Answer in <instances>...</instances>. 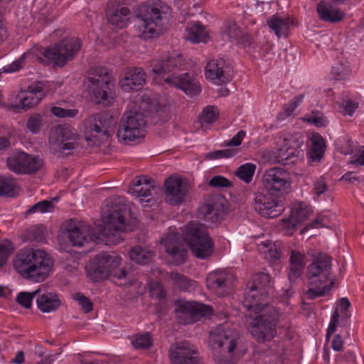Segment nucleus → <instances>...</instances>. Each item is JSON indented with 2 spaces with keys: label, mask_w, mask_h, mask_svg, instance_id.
I'll return each instance as SVG.
<instances>
[{
  "label": "nucleus",
  "mask_w": 364,
  "mask_h": 364,
  "mask_svg": "<svg viewBox=\"0 0 364 364\" xmlns=\"http://www.w3.org/2000/svg\"><path fill=\"white\" fill-rule=\"evenodd\" d=\"M16 182L14 178L0 176V196H14Z\"/></svg>",
  "instance_id": "43"
},
{
  "label": "nucleus",
  "mask_w": 364,
  "mask_h": 364,
  "mask_svg": "<svg viewBox=\"0 0 364 364\" xmlns=\"http://www.w3.org/2000/svg\"><path fill=\"white\" fill-rule=\"evenodd\" d=\"M274 195L259 193L255 197V210L262 216L276 218L284 211L281 201L273 197Z\"/></svg>",
  "instance_id": "25"
},
{
  "label": "nucleus",
  "mask_w": 364,
  "mask_h": 364,
  "mask_svg": "<svg viewBox=\"0 0 364 364\" xmlns=\"http://www.w3.org/2000/svg\"><path fill=\"white\" fill-rule=\"evenodd\" d=\"M146 121L143 113L128 112L121 119L117 132L119 140L124 144L136 141L146 135Z\"/></svg>",
  "instance_id": "10"
},
{
  "label": "nucleus",
  "mask_w": 364,
  "mask_h": 364,
  "mask_svg": "<svg viewBox=\"0 0 364 364\" xmlns=\"http://www.w3.org/2000/svg\"><path fill=\"white\" fill-rule=\"evenodd\" d=\"M149 289L151 296L156 297L159 299H164L166 298V291L160 283L150 284Z\"/></svg>",
  "instance_id": "59"
},
{
  "label": "nucleus",
  "mask_w": 364,
  "mask_h": 364,
  "mask_svg": "<svg viewBox=\"0 0 364 364\" xmlns=\"http://www.w3.org/2000/svg\"><path fill=\"white\" fill-rule=\"evenodd\" d=\"M9 169L17 174H33L43 166L41 160L23 151L13 153L6 160Z\"/></svg>",
  "instance_id": "19"
},
{
  "label": "nucleus",
  "mask_w": 364,
  "mask_h": 364,
  "mask_svg": "<svg viewBox=\"0 0 364 364\" xmlns=\"http://www.w3.org/2000/svg\"><path fill=\"white\" fill-rule=\"evenodd\" d=\"M111 123L110 119L105 114H95L87 117L83 122L86 141L95 146L107 141Z\"/></svg>",
  "instance_id": "14"
},
{
  "label": "nucleus",
  "mask_w": 364,
  "mask_h": 364,
  "mask_svg": "<svg viewBox=\"0 0 364 364\" xmlns=\"http://www.w3.org/2000/svg\"><path fill=\"white\" fill-rule=\"evenodd\" d=\"M262 184L270 195L279 196L290 191L291 178L290 173L284 168H269L263 173Z\"/></svg>",
  "instance_id": "15"
},
{
  "label": "nucleus",
  "mask_w": 364,
  "mask_h": 364,
  "mask_svg": "<svg viewBox=\"0 0 364 364\" xmlns=\"http://www.w3.org/2000/svg\"><path fill=\"white\" fill-rule=\"evenodd\" d=\"M28 236L31 240L41 242L45 240V227L36 225L28 230Z\"/></svg>",
  "instance_id": "57"
},
{
  "label": "nucleus",
  "mask_w": 364,
  "mask_h": 364,
  "mask_svg": "<svg viewBox=\"0 0 364 364\" xmlns=\"http://www.w3.org/2000/svg\"><path fill=\"white\" fill-rule=\"evenodd\" d=\"M222 33L224 38L232 41L238 38L240 31L235 23H228L225 26Z\"/></svg>",
  "instance_id": "52"
},
{
  "label": "nucleus",
  "mask_w": 364,
  "mask_h": 364,
  "mask_svg": "<svg viewBox=\"0 0 364 364\" xmlns=\"http://www.w3.org/2000/svg\"><path fill=\"white\" fill-rule=\"evenodd\" d=\"M132 344L136 350L148 349L152 345L150 333L136 335L132 341Z\"/></svg>",
  "instance_id": "45"
},
{
  "label": "nucleus",
  "mask_w": 364,
  "mask_h": 364,
  "mask_svg": "<svg viewBox=\"0 0 364 364\" xmlns=\"http://www.w3.org/2000/svg\"><path fill=\"white\" fill-rule=\"evenodd\" d=\"M304 120L317 127H325L328 125L326 117L318 111H313L311 114L305 116Z\"/></svg>",
  "instance_id": "48"
},
{
  "label": "nucleus",
  "mask_w": 364,
  "mask_h": 364,
  "mask_svg": "<svg viewBox=\"0 0 364 364\" xmlns=\"http://www.w3.org/2000/svg\"><path fill=\"white\" fill-rule=\"evenodd\" d=\"M176 316L181 324H190L213 312L211 306L193 301H180L175 309Z\"/></svg>",
  "instance_id": "18"
},
{
  "label": "nucleus",
  "mask_w": 364,
  "mask_h": 364,
  "mask_svg": "<svg viewBox=\"0 0 364 364\" xmlns=\"http://www.w3.org/2000/svg\"><path fill=\"white\" fill-rule=\"evenodd\" d=\"M131 16L130 9L122 4H109L106 18L112 26L123 28L128 26Z\"/></svg>",
  "instance_id": "28"
},
{
  "label": "nucleus",
  "mask_w": 364,
  "mask_h": 364,
  "mask_svg": "<svg viewBox=\"0 0 364 364\" xmlns=\"http://www.w3.org/2000/svg\"><path fill=\"white\" fill-rule=\"evenodd\" d=\"M277 144L280 147L277 152V162L287 165L294 164L300 154L299 149L303 144L301 134H281L278 137Z\"/></svg>",
  "instance_id": "16"
},
{
  "label": "nucleus",
  "mask_w": 364,
  "mask_h": 364,
  "mask_svg": "<svg viewBox=\"0 0 364 364\" xmlns=\"http://www.w3.org/2000/svg\"><path fill=\"white\" fill-rule=\"evenodd\" d=\"M82 46L81 41L75 37L65 38L53 46L48 47L43 52L54 65L63 67L77 55Z\"/></svg>",
  "instance_id": "13"
},
{
  "label": "nucleus",
  "mask_w": 364,
  "mask_h": 364,
  "mask_svg": "<svg viewBox=\"0 0 364 364\" xmlns=\"http://www.w3.org/2000/svg\"><path fill=\"white\" fill-rule=\"evenodd\" d=\"M88 88L98 102H103L108 98V90L112 84V76L105 67L95 66L89 72Z\"/></svg>",
  "instance_id": "17"
},
{
  "label": "nucleus",
  "mask_w": 364,
  "mask_h": 364,
  "mask_svg": "<svg viewBox=\"0 0 364 364\" xmlns=\"http://www.w3.org/2000/svg\"><path fill=\"white\" fill-rule=\"evenodd\" d=\"M49 144L53 153L68 155L80 146V138L75 129L59 125L51 129Z\"/></svg>",
  "instance_id": "11"
},
{
  "label": "nucleus",
  "mask_w": 364,
  "mask_h": 364,
  "mask_svg": "<svg viewBox=\"0 0 364 364\" xmlns=\"http://www.w3.org/2000/svg\"><path fill=\"white\" fill-rule=\"evenodd\" d=\"M306 255L298 251L291 250L290 252V268L288 273V278L290 282H295L301 277L306 266Z\"/></svg>",
  "instance_id": "33"
},
{
  "label": "nucleus",
  "mask_w": 364,
  "mask_h": 364,
  "mask_svg": "<svg viewBox=\"0 0 364 364\" xmlns=\"http://www.w3.org/2000/svg\"><path fill=\"white\" fill-rule=\"evenodd\" d=\"M50 112L54 116L61 118H73L78 112L76 109H64L57 106L53 107Z\"/></svg>",
  "instance_id": "53"
},
{
  "label": "nucleus",
  "mask_w": 364,
  "mask_h": 364,
  "mask_svg": "<svg viewBox=\"0 0 364 364\" xmlns=\"http://www.w3.org/2000/svg\"><path fill=\"white\" fill-rule=\"evenodd\" d=\"M316 11L319 18L325 21L336 23L344 17L343 13L339 9L324 1L318 4Z\"/></svg>",
  "instance_id": "34"
},
{
  "label": "nucleus",
  "mask_w": 364,
  "mask_h": 364,
  "mask_svg": "<svg viewBox=\"0 0 364 364\" xmlns=\"http://www.w3.org/2000/svg\"><path fill=\"white\" fill-rule=\"evenodd\" d=\"M132 183V186L129 188V193L146 201L149 200V197L151 196L152 192L157 188L154 184V181L146 176L136 177L133 180Z\"/></svg>",
  "instance_id": "31"
},
{
  "label": "nucleus",
  "mask_w": 364,
  "mask_h": 364,
  "mask_svg": "<svg viewBox=\"0 0 364 364\" xmlns=\"http://www.w3.org/2000/svg\"><path fill=\"white\" fill-rule=\"evenodd\" d=\"M169 277L176 287L183 291H188L192 287L191 281L178 272H171Z\"/></svg>",
  "instance_id": "46"
},
{
  "label": "nucleus",
  "mask_w": 364,
  "mask_h": 364,
  "mask_svg": "<svg viewBox=\"0 0 364 364\" xmlns=\"http://www.w3.org/2000/svg\"><path fill=\"white\" fill-rule=\"evenodd\" d=\"M340 180L347 181L350 183H360L363 181L360 177L358 176L354 172L352 171L346 173L342 176Z\"/></svg>",
  "instance_id": "64"
},
{
  "label": "nucleus",
  "mask_w": 364,
  "mask_h": 364,
  "mask_svg": "<svg viewBox=\"0 0 364 364\" xmlns=\"http://www.w3.org/2000/svg\"><path fill=\"white\" fill-rule=\"evenodd\" d=\"M53 209V205L50 201L42 200L33 205L30 209L28 210V214H33L36 213H47L50 212Z\"/></svg>",
  "instance_id": "50"
},
{
  "label": "nucleus",
  "mask_w": 364,
  "mask_h": 364,
  "mask_svg": "<svg viewBox=\"0 0 364 364\" xmlns=\"http://www.w3.org/2000/svg\"><path fill=\"white\" fill-rule=\"evenodd\" d=\"M230 68L223 58L208 61L205 69V77L218 85L225 84L230 80Z\"/></svg>",
  "instance_id": "24"
},
{
  "label": "nucleus",
  "mask_w": 364,
  "mask_h": 364,
  "mask_svg": "<svg viewBox=\"0 0 364 364\" xmlns=\"http://www.w3.org/2000/svg\"><path fill=\"white\" fill-rule=\"evenodd\" d=\"M185 38L193 43H205L208 38V33L201 23L193 22L186 26Z\"/></svg>",
  "instance_id": "36"
},
{
  "label": "nucleus",
  "mask_w": 364,
  "mask_h": 364,
  "mask_svg": "<svg viewBox=\"0 0 364 364\" xmlns=\"http://www.w3.org/2000/svg\"><path fill=\"white\" fill-rule=\"evenodd\" d=\"M196 346L187 341L173 345L169 349L172 364H202Z\"/></svg>",
  "instance_id": "20"
},
{
  "label": "nucleus",
  "mask_w": 364,
  "mask_h": 364,
  "mask_svg": "<svg viewBox=\"0 0 364 364\" xmlns=\"http://www.w3.org/2000/svg\"><path fill=\"white\" fill-rule=\"evenodd\" d=\"M331 275V257L325 253L314 255L307 268V277L311 286L306 293L307 298L315 299L328 292L334 285Z\"/></svg>",
  "instance_id": "7"
},
{
  "label": "nucleus",
  "mask_w": 364,
  "mask_h": 364,
  "mask_svg": "<svg viewBox=\"0 0 364 364\" xmlns=\"http://www.w3.org/2000/svg\"><path fill=\"white\" fill-rule=\"evenodd\" d=\"M146 73L141 68L128 69L119 80V85L125 91L137 90L145 83Z\"/></svg>",
  "instance_id": "32"
},
{
  "label": "nucleus",
  "mask_w": 364,
  "mask_h": 364,
  "mask_svg": "<svg viewBox=\"0 0 364 364\" xmlns=\"http://www.w3.org/2000/svg\"><path fill=\"white\" fill-rule=\"evenodd\" d=\"M70 243L75 247H82L90 236V228L82 223L70 220L66 225Z\"/></svg>",
  "instance_id": "27"
},
{
  "label": "nucleus",
  "mask_w": 364,
  "mask_h": 364,
  "mask_svg": "<svg viewBox=\"0 0 364 364\" xmlns=\"http://www.w3.org/2000/svg\"><path fill=\"white\" fill-rule=\"evenodd\" d=\"M42 121L41 114L31 115L27 121L28 129L33 134L38 132L42 125Z\"/></svg>",
  "instance_id": "55"
},
{
  "label": "nucleus",
  "mask_w": 364,
  "mask_h": 364,
  "mask_svg": "<svg viewBox=\"0 0 364 364\" xmlns=\"http://www.w3.org/2000/svg\"><path fill=\"white\" fill-rule=\"evenodd\" d=\"M37 295H34V291L31 293L21 291L17 294L16 301L26 309L31 308L33 298L36 299Z\"/></svg>",
  "instance_id": "51"
},
{
  "label": "nucleus",
  "mask_w": 364,
  "mask_h": 364,
  "mask_svg": "<svg viewBox=\"0 0 364 364\" xmlns=\"http://www.w3.org/2000/svg\"><path fill=\"white\" fill-rule=\"evenodd\" d=\"M14 250V248L10 241L3 240L0 242V268L6 263Z\"/></svg>",
  "instance_id": "47"
},
{
  "label": "nucleus",
  "mask_w": 364,
  "mask_h": 364,
  "mask_svg": "<svg viewBox=\"0 0 364 364\" xmlns=\"http://www.w3.org/2000/svg\"><path fill=\"white\" fill-rule=\"evenodd\" d=\"M208 185L213 188H228L232 183L223 176H215L209 181Z\"/></svg>",
  "instance_id": "58"
},
{
  "label": "nucleus",
  "mask_w": 364,
  "mask_h": 364,
  "mask_svg": "<svg viewBox=\"0 0 364 364\" xmlns=\"http://www.w3.org/2000/svg\"><path fill=\"white\" fill-rule=\"evenodd\" d=\"M14 268L23 279L42 282L53 268V260L42 250H24L18 253L13 262Z\"/></svg>",
  "instance_id": "5"
},
{
  "label": "nucleus",
  "mask_w": 364,
  "mask_h": 364,
  "mask_svg": "<svg viewBox=\"0 0 364 364\" xmlns=\"http://www.w3.org/2000/svg\"><path fill=\"white\" fill-rule=\"evenodd\" d=\"M177 235H167L161 240L166 252L171 255L173 262L178 265L185 262L187 251L179 244Z\"/></svg>",
  "instance_id": "30"
},
{
  "label": "nucleus",
  "mask_w": 364,
  "mask_h": 364,
  "mask_svg": "<svg viewBox=\"0 0 364 364\" xmlns=\"http://www.w3.org/2000/svg\"><path fill=\"white\" fill-rule=\"evenodd\" d=\"M34 295H37V307L43 313L55 311L62 305L59 295L55 292L46 291L38 289L34 291Z\"/></svg>",
  "instance_id": "29"
},
{
  "label": "nucleus",
  "mask_w": 364,
  "mask_h": 364,
  "mask_svg": "<svg viewBox=\"0 0 364 364\" xmlns=\"http://www.w3.org/2000/svg\"><path fill=\"white\" fill-rule=\"evenodd\" d=\"M339 322V314L338 310H335L331 315V321L327 329L326 338H328L336 330V326Z\"/></svg>",
  "instance_id": "61"
},
{
  "label": "nucleus",
  "mask_w": 364,
  "mask_h": 364,
  "mask_svg": "<svg viewBox=\"0 0 364 364\" xmlns=\"http://www.w3.org/2000/svg\"><path fill=\"white\" fill-rule=\"evenodd\" d=\"M350 73L349 63L344 59L340 60L332 66L331 73L335 80H343Z\"/></svg>",
  "instance_id": "41"
},
{
  "label": "nucleus",
  "mask_w": 364,
  "mask_h": 364,
  "mask_svg": "<svg viewBox=\"0 0 364 364\" xmlns=\"http://www.w3.org/2000/svg\"><path fill=\"white\" fill-rule=\"evenodd\" d=\"M232 275L225 270H215L208 274L206 278L208 289L217 296L227 294L231 289Z\"/></svg>",
  "instance_id": "22"
},
{
  "label": "nucleus",
  "mask_w": 364,
  "mask_h": 364,
  "mask_svg": "<svg viewBox=\"0 0 364 364\" xmlns=\"http://www.w3.org/2000/svg\"><path fill=\"white\" fill-rule=\"evenodd\" d=\"M48 85L43 82H36L28 86L27 90L22 92L16 107L27 109L36 106L46 96Z\"/></svg>",
  "instance_id": "21"
},
{
  "label": "nucleus",
  "mask_w": 364,
  "mask_h": 364,
  "mask_svg": "<svg viewBox=\"0 0 364 364\" xmlns=\"http://www.w3.org/2000/svg\"><path fill=\"white\" fill-rule=\"evenodd\" d=\"M271 289L268 273L255 274L252 277V286L245 294L243 300V305L247 310L258 314L250 324V331L257 341L262 343L271 341L276 336L278 314L274 307L267 302Z\"/></svg>",
  "instance_id": "1"
},
{
  "label": "nucleus",
  "mask_w": 364,
  "mask_h": 364,
  "mask_svg": "<svg viewBox=\"0 0 364 364\" xmlns=\"http://www.w3.org/2000/svg\"><path fill=\"white\" fill-rule=\"evenodd\" d=\"M105 203L109 209L103 218L102 235L107 243L117 245L124 240L123 233L133 230L131 210L122 197L110 198Z\"/></svg>",
  "instance_id": "3"
},
{
  "label": "nucleus",
  "mask_w": 364,
  "mask_h": 364,
  "mask_svg": "<svg viewBox=\"0 0 364 364\" xmlns=\"http://www.w3.org/2000/svg\"><path fill=\"white\" fill-rule=\"evenodd\" d=\"M297 225V223L294 220L291 215H290L289 218H284L279 222V227L284 233L291 235L296 230Z\"/></svg>",
  "instance_id": "56"
},
{
  "label": "nucleus",
  "mask_w": 364,
  "mask_h": 364,
  "mask_svg": "<svg viewBox=\"0 0 364 364\" xmlns=\"http://www.w3.org/2000/svg\"><path fill=\"white\" fill-rule=\"evenodd\" d=\"M155 80H164L170 86L176 87L187 95L194 96L200 92V86L195 76L188 73L178 74L185 66L182 55L172 53L161 59L152 60L150 63Z\"/></svg>",
  "instance_id": "2"
},
{
  "label": "nucleus",
  "mask_w": 364,
  "mask_h": 364,
  "mask_svg": "<svg viewBox=\"0 0 364 364\" xmlns=\"http://www.w3.org/2000/svg\"><path fill=\"white\" fill-rule=\"evenodd\" d=\"M240 336L229 324L218 325L209 332L208 343L218 364H236L243 355L239 348Z\"/></svg>",
  "instance_id": "4"
},
{
  "label": "nucleus",
  "mask_w": 364,
  "mask_h": 364,
  "mask_svg": "<svg viewBox=\"0 0 364 364\" xmlns=\"http://www.w3.org/2000/svg\"><path fill=\"white\" fill-rule=\"evenodd\" d=\"M246 136V132L244 130L239 131L231 139L225 141L226 146H238L241 144L242 141Z\"/></svg>",
  "instance_id": "63"
},
{
  "label": "nucleus",
  "mask_w": 364,
  "mask_h": 364,
  "mask_svg": "<svg viewBox=\"0 0 364 364\" xmlns=\"http://www.w3.org/2000/svg\"><path fill=\"white\" fill-rule=\"evenodd\" d=\"M122 258L115 254L101 252L93 257L86 265L87 276L94 282L107 279L109 275L119 279H125L124 269H119Z\"/></svg>",
  "instance_id": "8"
},
{
  "label": "nucleus",
  "mask_w": 364,
  "mask_h": 364,
  "mask_svg": "<svg viewBox=\"0 0 364 364\" xmlns=\"http://www.w3.org/2000/svg\"><path fill=\"white\" fill-rule=\"evenodd\" d=\"M82 46L81 41L75 37L65 38L53 46L48 47L43 52L54 65L63 67L77 55Z\"/></svg>",
  "instance_id": "12"
},
{
  "label": "nucleus",
  "mask_w": 364,
  "mask_h": 364,
  "mask_svg": "<svg viewBox=\"0 0 364 364\" xmlns=\"http://www.w3.org/2000/svg\"><path fill=\"white\" fill-rule=\"evenodd\" d=\"M73 299L78 302V304L81 306L82 310L87 314L92 310L93 304L90 299L85 296L81 293H77L73 296Z\"/></svg>",
  "instance_id": "54"
},
{
  "label": "nucleus",
  "mask_w": 364,
  "mask_h": 364,
  "mask_svg": "<svg viewBox=\"0 0 364 364\" xmlns=\"http://www.w3.org/2000/svg\"><path fill=\"white\" fill-rule=\"evenodd\" d=\"M268 26L274 32L278 38L287 37L290 26L294 24V21L290 17H282L279 15H273L267 21Z\"/></svg>",
  "instance_id": "35"
},
{
  "label": "nucleus",
  "mask_w": 364,
  "mask_h": 364,
  "mask_svg": "<svg viewBox=\"0 0 364 364\" xmlns=\"http://www.w3.org/2000/svg\"><path fill=\"white\" fill-rule=\"evenodd\" d=\"M328 188L326 182L323 177H320L317 178L314 182V193L316 196H320L321 194L324 193Z\"/></svg>",
  "instance_id": "60"
},
{
  "label": "nucleus",
  "mask_w": 364,
  "mask_h": 364,
  "mask_svg": "<svg viewBox=\"0 0 364 364\" xmlns=\"http://www.w3.org/2000/svg\"><path fill=\"white\" fill-rule=\"evenodd\" d=\"M219 115V110L215 106L208 105L204 108L200 117V122L203 127L215 122Z\"/></svg>",
  "instance_id": "42"
},
{
  "label": "nucleus",
  "mask_w": 364,
  "mask_h": 364,
  "mask_svg": "<svg viewBox=\"0 0 364 364\" xmlns=\"http://www.w3.org/2000/svg\"><path fill=\"white\" fill-rule=\"evenodd\" d=\"M311 161H319L323 156L326 144L324 139L319 134L312 135L311 139Z\"/></svg>",
  "instance_id": "38"
},
{
  "label": "nucleus",
  "mask_w": 364,
  "mask_h": 364,
  "mask_svg": "<svg viewBox=\"0 0 364 364\" xmlns=\"http://www.w3.org/2000/svg\"><path fill=\"white\" fill-rule=\"evenodd\" d=\"M171 12V8L161 0H146L137 16L139 37L148 40L159 36Z\"/></svg>",
  "instance_id": "6"
},
{
  "label": "nucleus",
  "mask_w": 364,
  "mask_h": 364,
  "mask_svg": "<svg viewBox=\"0 0 364 364\" xmlns=\"http://www.w3.org/2000/svg\"><path fill=\"white\" fill-rule=\"evenodd\" d=\"M341 107L344 109L346 114L352 116L358 109L359 103L358 102L347 100L342 102Z\"/></svg>",
  "instance_id": "62"
},
{
  "label": "nucleus",
  "mask_w": 364,
  "mask_h": 364,
  "mask_svg": "<svg viewBox=\"0 0 364 364\" xmlns=\"http://www.w3.org/2000/svg\"><path fill=\"white\" fill-rule=\"evenodd\" d=\"M224 200L220 196H214L198 208V213L203 218L211 223H217L223 219L225 213Z\"/></svg>",
  "instance_id": "26"
},
{
  "label": "nucleus",
  "mask_w": 364,
  "mask_h": 364,
  "mask_svg": "<svg viewBox=\"0 0 364 364\" xmlns=\"http://www.w3.org/2000/svg\"><path fill=\"white\" fill-rule=\"evenodd\" d=\"M183 239L189 244L192 253L197 258L205 259L212 255L214 243L205 225L197 222L188 223Z\"/></svg>",
  "instance_id": "9"
},
{
  "label": "nucleus",
  "mask_w": 364,
  "mask_h": 364,
  "mask_svg": "<svg viewBox=\"0 0 364 364\" xmlns=\"http://www.w3.org/2000/svg\"><path fill=\"white\" fill-rule=\"evenodd\" d=\"M257 166L252 163L240 165L235 171V175L245 183H250L253 178Z\"/></svg>",
  "instance_id": "40"
},
{
  "label": "nucleus",
  "mask_w": 364,
  "mask_h": 364,
  "mask_svg": "<svg viewBox=\"0 0 364 364\" xmlns=\"http://www.w3.org/2000/svg\"><path fill=\"white\" fill-rule=\"evenodd\" d=\"M313 210L307 204L299 202L293 205L291 215L294 220L299 224L307 220L312 214Z\"/></svg>",
  "instance_id": "39"
},
{
  "label": "nucleus",
  "mask_w": 364,
  "mask_h": 364,
  "mask_svg": "<svg viewBox=\"0 0 364 364\" xmlns=\"http://www.w3.org/2000/svg\"><path fill=\"white\" fill-rule=\"evenodd\" d=\"M31 55V53H24L19 58L13 63L3 68L4 73H14L18 71L24 65L26 58Z\"/></svg>",
  "instance_id": "49"
},
{
  "label": "nucleus",
  "mask_w": 364,
  "mask_h": 364,
  "mask_svg": "<svg viewBox=\"0 0 364 364\" xmlns=\"http://www.w3.org/2000/svg\"><path fill=\"white\" fill-rule=\"evenodd\" d=\"M188 192L186 183L182 178L171 176L164 183V194L166 202L176 205L181 203Z\"/></svg>",
  "instance_id": "23"
},
{
  "label": "nucleus",
  "mask_w": 364,
  "mask_h": 364,
  "mask_svg": "<svg viewBox=\"0 0 364 364\" xmlns=\"http://www.w3.org/2000/svg\"><path fill=\"white\" fill-rule=\"evenodd\" d=\"M304 98V95H299L294 97L291 100L285 104L283 107L282 111L279 113L280 117L284 118L290 116L296 108L303 102Z\"/></svg>",
  "instance_id": "44"
},
{
  "label": "nucleus",
  "mask_w": 364,
  "mask_h": 364,
  "mask_svg": "<svg viewBox=\"0 0 364 364\" xmlns=\"http://www.w3.org/2000/svg\"><path fill=\"white\" fill-rule=\"evenodd\" d=\"M129 255L133 262L140 264H146L153 258L154 252L146 247L136 245L131 249Z\"/></svg>",
  "instance_id": "37"
}]
</instances>
